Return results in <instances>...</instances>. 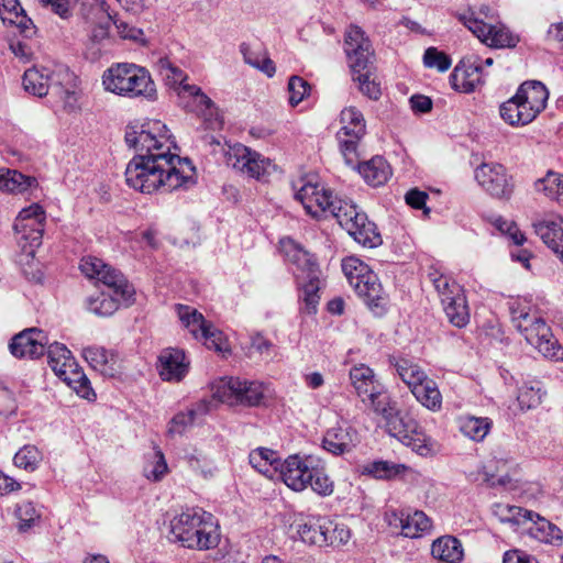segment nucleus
Listing matches in <instances>:
<instances>
[{
  "instance_id": "f257e3e1",
  "label": "nucleus",
  "mask_w": 563,
  "mask_h": 563,
  "mask_svg": "<svg viewBox=\"0 0 563 563\" xmlns=\"http://www.w3.org/2000/svg\"><path fill=\"white\" fill-rule=\"evenodd\" d=\"M124 139L128 146L136 152L125 169L130 187L143 194L158 189L172 192L195 183V166L189 158L170 153L176 145L162 121L130 124Z\"/></svg>"
},
{
  "instance_id": "f03ea898",
  "label": "nucleus",
  "mask_w": 563,
  "mask_h": 563,
  "mask_svg": "<svg viewBox=\"0 0 563 563\" xmlns=\"http://www.w3.org/2000/svg\"><path fill=\"white\" fill-rule=\"evenodd\" d=\"M79 268L89 279H97L112 290V294L99 292L86 300L87 309L99 317L112 316L121 305L134 302L135 290L124 275L93 256L84 257Z\"/></svg>"
},
{
  "instance_id": "7ed1b4c3",
  "label": "nucleus",
  "mask_w": 563,
  "mask_h": 563,
  "mask_svg": "<svg viewBox=\"0 0 563 563\" xmlns=\"http://www.w3.org/2000/svg\"><path fill=\"white\" fill-rule=\"evenodd\" d=\"M170 533L188 549L209 550L220 541L219 525L213 515L202 508L183 510L170 521Z\"/></svg>"
},
{
  "instance_id": "20e7f679",
  "label": "nucleus",
  "mask_w": 563,
  "mask_h": 563,
  "mask_svg": "<svg viewBox=\"0 0 563 563\" xmlns=\"http://www.w3.org/2000/svg\"><path fill=\"white\" fill-rule=\"evenodd\" d=\"M107 92L130 99L147 101L157 99V89L150 71L133 63H117L107 68L101 77Z\"/></svg>"
},
{
  "instance_id": "39448f33",
  "label": "nucleus",
  "mask_w": 563,
  "mask_h": 563,
  "mask_svg": "<svg viewBox=\"0 0 563 563\" xmlns=\"http://www.w3.org/2000/svg\"><path fill=\"white\" fill-rule=\"evenodd\" d=\"M514 325L525 335L527 342L534 346L544 357L563 360V347L552 333L545 320L525 308L510 307Z\"/></svg>"
},
{
  "instance_id": "423d86ee",
  "label": "nucleus",
  "mask_w": 563,
  "mask_h": 563,
  "mask_svg": "<svg viewBox=\"0 0 563 563\" xmlns=\"http://www.w3.org/2000/svg\"><path fill=\"white\" fill-rule=\"evenodd\" d=\"M300 183L299 187L294 186L295 198L301 202L306 212L316 219H336L339 208L343 209V206L350 202L334 197L332 190L312 176L302 178Z\"/></svg>"
},
{
  "instance_id": "0eeeda50",
  "label": "nucleus",
  "mask_w": 563,
  "mask_h": 563,
  "mask_svg": "<svg viewBox=\"0 0 563 563\" xmlns=\"http://www.w3.org/2000/svg\"><path fill=\"white\" fill-rule=\"evenodd\" d=\"M45 220L46 213L38 203H33L19 212L13 228L19 235V244L26 255L33 256L35 250L41 246Z\"/></svg>"
},
{
  "instance_id": "6e6552de",
  "label": "nucleus",
  "mask_w": 563,
  "mask_h": 563,
  "mask_svg": "<svg viewBox=\"0 0 563 563\" xmlns=\"http://www.w3.org/2000/svg\"><path fill=\"white\" fill-rule=\"evenodd\" d=\"M342 128L336 133L340 152L347 166H354L358 158L357 146L365 135L366 124L362 112L355 107L341 111Z\"/></svg>"
},
{
  "instance_id": "1a4fd4ad",
  "label": "nucleus",
  "mask_w": 563,
  "mask_h": 563,
  "mask_svg": "<svg viewBox=\"0 0 563 563\" xmlns=\"http://www.w3.org/2000/svg\"><path fill=\"white\" fill-rule=\"evenodd\" d=\"M336 220L339 224L360 244L367 247H376L382 244L380 234L375 223L371 222L366 213L357 210L353 202L339 208Z\"/></svg>"
},
{
  "instance_id": "9d476101",
  "label": "nucleus",
  "mask_w": 563,
  "mask_h": 563,
  "mask_svg": "<svg viewBox=\"0 0 563 563\" xmlns=\"http://www.w3.org/2000/svg\"><path fill=\"white\" fill-rule=\"evenodd\" d=\"M224 158L229 167L257 180L264 179L273 167L269 158L241 143L228 145Z\"/></svg>"
},
{
  "instance_id": "9b49d317",
  "label": "nucleus",
  "mask_w": 563,
  "mask_h": 563,
  "mask_svg": "<svg viewBox=\"0 0 563 563\" xmlns=\"http://www.w3.org/2000/svg\"><path fill=\"white\" fill-rule=\"evenodd\" d=\"M459 20L484 44L495 48L515 47L519 42L504 24H488L474 16L473 12L462 13Z\"/></svg>"
},
{
  "instance_id": "f8f14e48",
  "label": "nucleus",
  "mask_w": 563,
  "mask_h": 563,
  "mask_svg": "<svg viewBox=\"0 0 563 563\" xmlns=\"http://www.w3.org/2000/svg\"><path fill=\"white\" fill-rule=\"evenodd\" d=\"M350 379L362 402L368 404L373 410H384L383 400L388 396L371 367L365 364L353 366Z\"/></svg>"
},
{
  "instance_id": "ddd939ff",
  "label": "nucleus",
  "mask_w": 563,
  "mask_h": 563,
  "mask_svg": "<svg viewBox=\"0 0 563 563\" xmlns=\"http://www.w3.org/2000/svg\"><path fill=\"white\" fill-rule=\"evenodd\" d=\"M345 53L353 75L372 69V45L360 26L351 25L346 31Z\"/></svg>"
},
{
  "instance_id": "4468645a",
  "label": "nucleus",
  "mask_w": 563,
  "mask_h": 563,
  "mask_svg": "<svg viewBox=\"0 0 563 563\" xmlns=\"http://www.w3.org/2000/svg\"><path fill=\"white\" fill-rule=\"evenodd\" d=\"M317 461L318 457L313 455H290L282 463L279 476L289 488L301 492L308 487Z\"/></svg>"
},
{
  "instance_id": "2eb2a0df",
  "label": "nucleus",
  "mask_w": 563,
  "mask_h": 563,
  "mask_svg": "<svg viewBox=\"0 0 563 563\" xmlns=\"http://www.w3.org/2000/svg\"><path fill=\"white\" fill-rule=\"evenodd\" d=\"M475 179L489 195L497 198H509L512 186L506 168L498 163H482L475 169Z\"/></svg>"
},
{
  "instance_id": "dca6fc26",
  "label": "nucleus",
  "mask_w": 563,
  "mask_h": 563,
  "mask_svg": "<svg viewBox=\"0 0 563 563\" xmlns=\"http://www.w3.org/2000/svg\"><path fill=\"white\" fill-rule=\"evenodd\" d=\"M48 338L37 328H29L15 334L9 344L11 354L18 358H37L45 353Z\"/></svg>"
},
{
  "instance_id": "f3484780",
  "label": "nucleus",
  "mask_w": 563,
  "mask_h": 563,
  "mask_svg": "<svg viewBox=\"0 0 563 563\" xmlns=\"http://www.w3.org/2000/svg\"><path fill=\"white\" fill-rule=\"evenodd\" d=\"M483 64L479 56L463 58L450 76L452 87L460 92H472L484 82Z\"/></svg>"
},
{
  "instance_id": "a211bd4d",
  "label": "nucleus",
  "mask_w": 563,
  "mask_h": 563,
  "mask_svg": "<svg viewBox=\"0 0 563 563\" xmlns=\"http://www.w3.org/2000/svg\"><path fill=\"white\" fill-rule=\"evenodd\" d=\"M385 518L390 527L399 528L406 538H419L432 528L431 519L419 510L412 514L390 510L386 512Z\"/></svg>"
},
{
  "instance_id": "6ab92c4d",
  "label": "nucleus",
  "mask_w": 563,
  "mask_h": 563,
  "mask_svg": "<svg viewBox=\"0 0 563 563\" xmlns=\"http://www.w3.org/2000/svg\"><path fill=\"white\" fill-rule=\"evenodd\" d=\"M282 247L287 260L297 267L295 273L297 280H317L321 276V271L314 256L299 244L289 240L283 242Z\"/></svg>"
},
{
  "instance_id": "aec40b11",
  "label": "nucleus",
  "mask_w": 563,
  "mask_h": 563,
  "mask_svg": "<svg viewBox=\"0 0 563 563\" xmlns=\"http://www.w3.org/2000/svg\"><path fill=\"white\" fill-rule=\"evenodd\" d=\"M82 11L85 19L93 24L90 41L95 44L108 38L112 15L108 10L106 0H85Z\"/></svg>"
},
{
  "instance_id": "412c9836",
  "label": "nucleus",
  "mask_w": 563,
  "mask_h": 563,
  "mask_svg": "<svg viewBox=\"0 0 563 563\" xmlns=\"http://www.w3.org/2000/svg\"><path fill=\"white\" fill-rule=\"evenodd\" d=\"M360 442L357 430L346 421L330 428L323 437V449L334 455L351 452Z\"/></svg>"
},
{
  "instance_id": "4be33fe9",
  "label": "nucleus",
  "mask_w": 563,
  "mask_h": 563,
  "mask_svg": "<svg viewBox=\"0 0 563 563\" xmlns=\"http://www.w3.org/2000/svg\"><path fill=\"white\" fill-rule=\"evenodd\" d=\"M189 362L184 351L174 347L164 349L158 355L157 369L166 382H180L188 373Z\"/></svg>"
},
{
  "instance_id": "5701e85b",
  "label": "nucleus",
  "mask_w": 563,
  "mask_h": 563,
  "mask_svg": "<svg viewBox=\"0 0 563 563\" xmlns=\"http://www.w3.org/2000/svg\"><path fill=\"white\" fill-rule=\"evenodd\" d=\"M520 536H528L539 542L550 544H560L563 538L562 531L558 526L533 511L523 521Z\"/></svg>"
},
{
  "instance_id": "b1692460",
  "label": "nucleus",
  "mask_w": 563,
  "mask_h": 563,
  "mask_svg": "<svg viewBox=\"0 0 563 563\" xmlns=\"http://www.w3.org/2000/svg\"><path fill=\"white\" fill-rule=\"evenodd\" d=\"M352 287L372 311L378 314L385 310L387 296L377 275L372 269L360 282H354Z\"/></svg>"
},
{
  "instance_id": "393cba45",
  "label": "nucleus",
  "mask_w": 563,
  "mask_h": 563,
  "mask_svg": "<svg viewBox=\"0 0 563 563\" xmlns=\"http://www.w3.org/2000/svg\"><path fill=\"white\" fill-rule=\"evenodd\" d=\"M0 19L4 24L16 26L26 38L36 33L33 21L26 15L19 0H0Z\"/></svg>"
},
{
  "instance_id": "a878e982",
  "label": "nucleus",
  "mask_w": 563,
  "mask_h": 563,
  "mask_svg": "<svg viewBox=\"0 0 563 563\" xmlns=\"http://www.w3.org/2000/svg\"><path fill=\"white\" fill-rule=\"evenodd\" d=\"M209 411V402L200 400L187 408L185 411L177 412L168 422L167 434L170 437L183 435L195 426L197 420L206 416Z\"/></svg>"
},
{
  "instance_id": "bb28decb",
  "label": "nucleus",
  "mask_w": 563,
  "mask_h": 563,
  "mask_svg": "<svg viewBox=\"0 0 563 563\" xmlns=\"http://www.w3.org/2000/svg\"><path fill=\"white\" fill-rule=\"evenodd\" d=\"M383 409L384 410L374 411L384 417L387 432L391 437L397 438L400 442L407 439L408 432L412 431V428L416 427V421L401 416L398 410L391 407L389 397L383 400Z\"/></svg>"
},
{
  "instance_id": "cd10ccee",
  "label": "nucleus",
  "mask_w": 563,
  "mask_h": 563,
  "mask_svg": "<svg viewBox=\"0 0 563 563\" xmlns=\"http://www.w3.org/2000/svg\"><path fill=\"white\" fill-rule=\"evenodd\" d=\"M352 168H357L364 180L373 186L378 187L384 185L391 176V167L383 156H374L371 159L357 164L355 162Z\"/></svg>"
},
{
  "instance_id": "c85d7f7f",
  "label": "nucleus",
  "mask_w": 563,
  "mask_h": 563,
  "mask_svg": "<svg viewBox=\"0 0 563 563\" xmlns=\"http://www.w3.org/2000/svg\"><path fill=\"white\" fill-rule=\"evenodd\" d=\"M431 555L439 563H461L464 559V548L457 538L445 534L432 542Z\"/></svg>"
},
{
  "instance_id": "c756f323",
  "label": "nucleus",
  "mask_w": 563,
  "mask_h": 563,
  "mask_svg": "<svg viewBox=\"0 0 563 563\" xmlns=\"http://www.w3.org/2000/svg\"><path fill=\"white\" fill-rule=\"evenodd\" d=\"M82 357L97 372L113 377L117 374L115 354L103 346L91 345L82 349Z\"/></svg>"
},
{
  "instance_id": "7c9ffc66",
  "label": "nucleus",
  "mask_w": 563,
  "mask_h": 563,
  "mask_svg": "<svg viewBox=\"0 0 563 563\" xmlns=\"http://www.w3.org/2000/svg\"><path fill=\"white\" fill-rule=\"evenodd\" d=\"M501 119L510 125H527L537 117L536 110L531 111L522 100L517 99V93L499 107Z\"/></svg>"
},
{
  "instance_id": "2f4dec72",
  "label": "nucleus",
  "mask_w": 563,
  "mask_h": 563,
  "mask_svg": "<svg viewBox=\"0 0 563 563\" xmlns=\"http://www.w3.org/2000/svg\"><path fill=\"white\" fill-rule=\"evenodd\" d=\"M516 93L517 99L522 100L529 110H536L537 114L545 109L549 91L541 81H525L519 86Z\"/></svg>"
},
{
  "instance_id": "473e14b6",
  "label": "nucleus",
  "mask_w": 563,
  "mask_h": 563,
  "mask_svg": "<svg viewBox=\"0 0 563 563\" xmlns=\"http://www.w3.org/2000/svg\"><path fill=\"white\" fill-rule=\"evenodd\" d=\"M537 235L543 241L554 253H559L563 247V219L553 217L543 219L534 223Z\"/></svg>"
},
{
  "instance_id": "72a5a7b5",
  "label": "nucleus",
  "mask_w": 563,
  "mask_h": 563,
  "mask_svg": "<svg viewBox=\"0 0 563 563\" xmlns=\"http://www.w3.org/2000/svg\"><path fill=\"white\" fill-rule=\"evenodd\" d=\"M52 82L53 71L45 67H32L25 70L22 80L24 90L40 98L48 93Z\"/></svg>"
},
{
  "instance_id": "f704fd0d",
  "label": "nucleus",
  "mask_w": 563,
  "mask_h": 563,
  "mask_svg": "<svg viewBox=\"0 0 563 563\" xmlns=\"http://www.w3.org/2000/svg\"><path fill=\"white\" fill-rule=\"evenodd\" d=\"M325 517H308L303 521L296 522V532L300 540L309 545L324 547L327 537L323 534Z\"/></svg>"
},
{
  "instance_id": "c9c22d12",
  "label": "nucleus",
  "mask_w": 563,
  "mask_h": 563,
  "mask_svg": "<svg viewBox=\"0 0 563 563\" xmlns=\"http://www.w3.org/2000/svg\"><path fill=\"white\" fill-rule=\"evenodd\" d=\"M58 377L73 388L81 398L87 400L96 399V393L91 388L90 380L76 361H74V365L68 364L65 368V374H59Z\"/></svg>"
},
{
  "instance_id": "e433bc0d",
  "label": "nucleus",
  "mask_w": 563,
  "mask_h": 563,
  "mask_svg": "<svg viewBox=\"0 0 563 563\" xmlns=\"http://www.w3.org/2000/svg\"><path fill=\"white\" fill-rule=\"evenodd\" d=\"M249 461L253 468L271 478L279 471L283 463L277 452L266 448L253 450L250 453Z\"/></svg>"
},
{
  "instance_id": "4c0bfd02",
  "label": "nucleus",
  "mask_w": 563,
  "mask_h": 563,
  "mask_svg": "<svg viewBox=\"0 0 563 563\" xmlns=\"http://www.w3.org/2000/svg\"><path fill=\"white\" fill-rule=\"evenodd\" d=\"M412 395L424 408L437 412L442 408V395L438 384L430 377H427L412 391Z\"/></svg>"
},
{
  "instance_id": "58836bf2",
  "label": "nucleus",
  "mask_w": 563,
  "mask_h": 563,
  "mask_svg": "<svg viewBox=\"0 0 563 563\" xmlns=\"http://www.w3.org/2000/svg\"><path fill=\"white\" fill-rule=\"evenodd\" d=\"M389 363L396 368L397 374L408 386L410 391L428 377L426 372L418 364L407 358L390 357Z\"/></svg>"
},
{
  "instance_id": "ea45409f",
  "label": "nucleus",
  "mask_w": 563,
  "mask_h": 563,
  "mask_svg": "<svg viewBox=\"0 0 563 563\" xmlns=\"http://www.w3.org/2000/svg\"><path fill=\"white\" fill-rule=\"evenodd\" d=\"M240 52L243 55V60L251 67L264 73L268 77H273L276 73L274 62L269 58L266 51L258 48L254 49L249 44L242 43Z\"/></svg>"
},
{
  "instance_id": "a19ab883",
  "label": "nucleus",
  "mask_w": 563,
  "mask_h": 563,
  "mask_svg": "<svg viewBox=\"0 0 563 563\" xmlns=\"http://www.w3.org/2000/svg\"><path fill=\"white\" fill-rule=\"evenodd\" d=\"M493 512L501 523L509 525L510 528L519 534L527 516H531V510L506 504L494 505Z\"/></svg>"
},
{
  "instance_id": "79ce46f5",
  "label": "nucleus",
  "mask_w": 563,
  "mask_h": 563,
  "mask_svg": "<svg viewBox=\"0 0 563 563\" xmlns=\"http://www.w3.org/2000/svg\"><path fill=\"white\" fill-rule=\"evenodd\" d=\"M409 470L408 466L390 461H373L363 468V474H368L378 479H391L404 475Z\"/></svg>"
},
{
  "instance_id": "37998d69",
  "label": "nucleus",
  "mask_w": 563,
  "mask_h": 563,
  "mask_svg": "<svg viewBox=\"0 0 563 563\" xmlns=\"http://www.w3.org/2000/svg\"><path fill=\"white\" fill-rule=\"evenodd\" d=\"M156 68L166 85L178 87V95L181 97L184 95L183 86L186 85L185 81L187 79L186 73L176 66L168 57L159 58L156 63Z\"/></svg>"
},
{
  "instance_id": "c03bdc74",
  "label": "nucleus",
  "mask_w": 563,
  "mask_h": 563,
  "mask_svg": "<svg viewBox=\"0 0 563 563\" xmlns=\"http://www.w3.org/2000/svg\"><path fill=\"white\" fill-rule=\"evenodd\" d=\"M45 352L47 353V362L53 372L58 376L59 374H65V368L68 364L74 365L75 358L71 355V352L66 347V345L54 342L52 344L46 345Z\"/></svg>"
},
{
  "instance_id": "a18cd8bd",
  "label": "nucleus",
  "mask_w": 563,
  "mask_h": 563,
  "mask_svg": "<svg viewBox=\"0 0 563 563\" xmlns=\"http://www.w3.org/2000/svg\"><path fill=\"white\" fill-rule=\"evenodd\" d=\"M33 185H36L34 177L25 176L18 170L8 169L4 173H0V190L2 191L21 194Z\"/></svg>"
},
{
  "instance_id": "49530a36",
  "label": "nucleus",
  "mask_w": 563,
  "mask_h": 563,
  "mask_svg": "<svg viewBox=\"0 0 563 563\" xmlns=\"http://www.w3.org/2000/svg\"><path fill=\"white\" fill-rule=\"evenodd\" d=\"M442 307L450 323L454 327L463 328L468 323L470 311L464 294L442 303Z\"/></svg>"
},
{
  "instance_id": "de8ad7c7",
  "label": "nucleus",
  "mask_w": 563,
  "mask_h": 563,
  "mask_svg": "<svg viewBox=\"0 0 563 563\" xmlns=\"http://www.w3.org/2000/svg\"><path fill=\"white\" fill-rule=\"evenodd\" d=\"M492 427V422L488 418H477L473 416H466L461 418L460 420V430L461 432L474 440V441H483L487 433L489 432Z\"/></svg>"
},
{
  "instance_id": "09e8293b",
  "label": "nucleus",
  "mask_w": 563,
  "mask_h": 563,
  "mask_svg": "<svg viewBox=\"0 0 563 563\" xmlns=\"http://www.w3.org/2000/svg\"><path fill=\"white\" fill-rule=\"evenodd\" d=\"M429 277L438 291L441 303L453 300V298L464 294L463 288L455 280L445 275L434 272L430 273Z\"/></svg>"
},
{
  "instance_id": "8fccbe9b",
  "label": "nucleus",
  "mask_w": 563,
  "mask_h": 563,
  "mask_svg": "<svg viewBox=\"0 0 563 563\" xmlns=\"http://www.w3.org/2000/svg\"><path fill=\"white\" fill-rule=\"evenodd\" d=\"M298 284L301 288L299 298L303 302L301 310L308 314H314L318 310V305L320 301V277L317 278V280H298Z\"/></svg>"
},
{
  "instance_id": "3c124183",
  "label": "nucleus",
  "mask_w": 563,
  "mask_h": 563,
  "mask_svg": "<svg viewBox=\"0 0 563 563\" xmlns=\"http://www.w3.org/2000/svg\"><path fill=\"white\" fill-rule=\"evenodd\" d=\"M238 393H241V379L239 377L221 378L212 387V395L221 402L236 404Z\"/></svg>"
},
{
  "instance_id": "603ef678",
  "label": "nucleus",
  "mask_w": 563,
  "mask_h": 563,
  "mask_svg": "<svg viewBox=\"0 0 563 563\" xmlns=\"http://www.w3.org/2000/svg\"><path fill=\"white\" fill-rule=\"evenodd\" d=\"M42 460L43 454L37 446L25 444L15 453L13 463L26 472H34L38 468Z\"/></svg>"
},
{
  "instance_id": "864d4df0",
  "label": "nucleus",
  "mask_w": 563,
  "mask_h": 563,
  "mask_svg": "<svg viewBox=\"0 0 563 563\" xmlns=\"http://www.w3.org/2000/svg\"><path fill=\"white\" fill-rule=\"evenodd\" d=\"M323 534L327 537L324 547L339 548L346 544L351 539V531L344 523L333 521L325 517Z\"/></svg>"
},
{
  "instance_id": "5fc2aeb1",
  "label": "nucleus",
  "mask_w": 563,
  "mask_h": 563,
  "mask_svg": "<svg viewBox=\"0 0 563 563\" xmlns=\"http://www.w3.org/2000/svg\"><path fill=\"white\" fill-rule=\"evenodd\" d=\"M406 438L407 439H404L401 443L410 448L417 454L428 456L434 452V442L430 437L419 431L417 426L412 428V431L408 432Z\"/></svg>"
},
{
  "instance_id": "6e6d98bb",
  "label": "nucleus",
  "mask_w": 563,
  "mask_h": 563,
  "mask_svg": "<svg viewBox=\"0 0 563 563\" xmlns=\"http://www.w3.org/2000/svg\"><path fill=\"white\" fill-rule=\"evenodd\" d=\"M184 97H192L195 102V108H192L194 111L199 112L203 117H212L213 112L216 111V107L213 101L202 92L200 87L196 85H185L183 86Z\"/></svg>"
},
{
  "instance_id": "4d7b16f0",
  "label": "nucleus",
  "mask_w": 563,
  "mask_h": 563,
  "mask_svg": "<svg viewBox=\"0 0 563 563\" xmlns=\"http://www.w3.org/2000/svg\"><path fill=\"white\" fill-rule=\"evenodd\" d=\"M308 486L320 496H330L333 493V482L327 475L324 464L320 459L313 467Z\"/></svg>"
},
{
  "instance_id": "13d9d810",
  "label": "nucleus",
  "mask_w": 563,
  "mask_h": 563,
  "mask_svg": "<svg viewBox=\"0 0 563 563\" xmlns=\"http://www.w3.org/2000/svg\"><path fill=\"white\" fill-rule=\"evenodd\" d=\"M264 385L260 382L241 379V393H238L236 404L258 406L264 398Z\"/></svg>"
},
{
  "instance_id": "bf43d9fd",
  "label": "nucleus",
  "mask_w": 563,
  "mask_h": 563,
  "mask_svg": "<svg viewBox=\"0 0 563 563\" xmlns=\"http://www.w3.org/2000/svg\"><path fill=\"white\" fill-rule=\"evenodd\" d=\"M353 80L358 82L360 91L372 100H377L380 95V84L376 80V76L372 69L356 73Z\"/></svg>"
},
{
  "instance_id": "052dcab7",
  "label": "nucleus",
  "mask_w": 563,
  "mask_h": 563,
  "mask_svg": "<svg viewBox=\"0 0 563 563\" xmlns=\"http://www.w3.org/2000/svg\"><path fill=\"white\" fill-rule=\"evenodd\" d=\"M371 271L367 264L363 261L350 256L342 261V272L347 279L350 286L354 285V282H360Z\"/></svg>"
},
{
  "instance_id": "680f3d73",
  "label": "nucleus",
  "mask_w": 563,
  "mask_h": 563,
  "mask_svg": "<svg viewBox=\"0 0 563 563\" xmlns=\"http://www.w3.org/2000/svg\"><path fill=\"white\" fill-rule=\"evenodd\" d=\"M561 180V174L549 170L543 177L538 178L533 183V188L537 194H542L550 200L555 199Z\"/></svg>"
},
{
  "instance_id": "e2e57ef3",
  "label": "nucleus",
  "mask_w": 563,
  "mask_h": 563,
  "mask_svg": "<svg viewBox=\"0 0 563 563\" xmlns=\"http://www.w3.org/2000/svg\"><path fill=\"white\" fill-rule=\"evenodd\" d=\"M543 395L541 387L525 385L519 389L517 400L522 410H530L541 404Z\"/></svg>"
},
{
  "instance_id": "0e129e2a",
  "label": "nucleus",
  "mask_w": 563,
  "mask_h": 563,
  "mask_svg": "<svg viewBox=\"0 0 563 563\" xmlns=\"http://www.w3.org/2000/svg\"><path fill=\"white\" fill-rule=\"evenodd\" d=\"M15 516L19 520V530L26 531L40 519L41 514L33 503L22 501L16 506Z\"/></svg>"
},
{
  "instance_id": "69168bd1",
  "label": "nucleus",
  "mask_w": 563,
  "mask_h": 563,
  "mask_svg": "<svg viewBox=\"0 0 563 563\" xmlns=\"http://www.w3.org/2000/svg\"><path fill=\"white\" fill-rule=\"evenodd\" d=\"M311 86L299 76H291L288 80L289 103L295 107L309 96Z\"/></svg>"
},
{
  "instance_id": "338daca9",
  "label": "nucleus",
  "mask_w": 563,
  "mask_h": 563,
  "mask_svg": "<svg viewBox=\"0 0 563 563\" xmlns=\"http://www.w3.org/2000/svg\"><path fill=\"white\" fill-rule=\"evenodd\" d=\"M167 470L168 467L163 452L159 449H155L153 461L148 462L144 467L145 476L153 481H159L167 473Z\"/></svg>"
},
{
  "instance_id": "774afa93",
  "label": "nucleus",
  "mask_w": 563,
  "mask_h": 563,
  "mask_svg": "<svg viewBox=\"0 0 563 563\" xmlns=\"http://www.w3.org/2000/svg\"><path fill=\"white\" fill-rule=\"evenodd\" d=\"M423 64L428 68H437L439 71H446L451 67L450 57L435 47H429L423 55Z\"/></svg>"
}]
</instances>
